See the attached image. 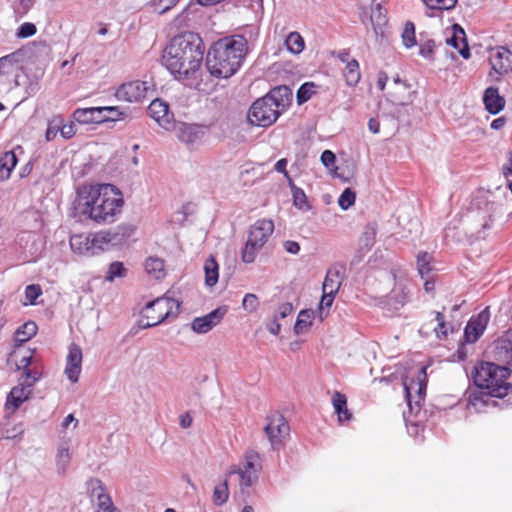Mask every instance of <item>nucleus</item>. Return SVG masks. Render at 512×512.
<instances>
[{
	"instance_id": "1",
	"label": "nucleus",
	"mask_w": 512,
	"mask_h": 512,
	"mask_svg": "<svg viewBox=\"0 0 512 512\" xmlns=\"http://www.w3.org/2000/svg\"><path fill=\"white\" fill-rule=\"evenodd\" d=\"M205 46L193 32L175 36L166 46L162 62L174 78L187 86L198 84Z\"/></svg>"
},
{
	"instance_id": "2",
	"label": "nucleus",
	"mask_w": 512,
	"mask_h": 512,
	"mask_svg": "<svg viewBox=\"0 0 512 512\" xmlns=\"http://www.w3.org/2000/svg\"><path fill=\"white\" fill-rule=\"evenodd\" d=\"M123 206V194L115 185L83 184L77 188L75 208L97 224L114 223Z\"/></svg>"
},
{
	"instance_id": "3",
	"label": "nucleus",
	"mask_w": 512,
	"mask_h": 512,
	"mask_svg": "<svg viewBox=\"0 0 512 512\" xmlns=\"http://www.w3.org/2000/svg\"><path fill=\"white\" fill-rule=\"evenodd\" d=\"M247 49V40L241 35L219 39L208 51L206 67L214 77L229 78L241 67Z\"/></svg>"
},
{
	"instance_id": "4",
	"label": "nucleus",
	"mask_w": 512,
	"mask_h": 512,
	"mask_svg": "<svg viewBox=\"0 0 512 512\" xmlns=\"http://www.w3.org/2000/svg\"><path fill=\"white\" fill-rule=\"evenodd\" d=\"M510 369L492 362H483L476 367L473 379L475 385L495 398H504L512 390L508 381Z\"/></svg>"
},
{
	"instance_id": "5",
	"label": "nucleus",
	"mask_w": 512,
	"mask_h": 512,
	"mask_svg": "<svg viewBox=\"0 0 512 512\" xmlns=\"http://www.w3.org/2000/svg\"><path fill=\"white\" fill-rule=\"evenodd\" d=\"M274 231V223L270 219H259L249 229L248 239L242 251V260L252 263L257 253L263 248Z\"/></svg>"
},
{
	"instance_id": "6",
	"label": "nucleus",
	"mask_w": 512,
	"mask_h": 512,
	"mask_svg": "<svg viewBox=\"0 0 512 512\" xmlns=\"http://www.w3.org/2000/svg\"><path fill=\"white\" fill-rule=\"evenodd\" d=\"M179 302L167 297H159L149 302L141 311L140 326L144 329L162 323L171 314L177 313Z\"/></svg>"
},
{
	"instance_id": "7",
	"label": "nucleus",
	"mask_w": 512,
	"mask_h": 512,
	"mask_svg": "<svg viewBox=\"0 0 512 512\" xmlns=\"http://www.w3.org/2000/svg\"><path fill=\"white\" fill-rule=\"evenodd\" d=\"M426 367L421 366L416 373V377L409 379H403L404 391L406 394L407 404L409 407V415L406 412L403 413L406 422H411L410 419L412 414L415 416L421 410V402L424 400L426 393Z\"/></svg>"
},
{
	"instance_id": "8",
	"label": "nucleus",
	"mask_w": 512,
	"mask_h": 512,
	"mask_svg": "<svg viewBox=\"0 0 512 512\" xmlns=\"http://www.w3.org/2000/svg\"><path fill=\"white\" fill-rule=\"evenodd\" d=\"M259 460V454L254 450H250L246 452L245 459L242 463L230 469L229 475L238 474L239 487L242 493L247 492V490L257 482L259 471L261 470Z\"/></svg>"
},
{
	"instance_id": "9",
	"label": "nucleus",
	"mask_w": 512,
	"mask_h": 512,
	"mask_svg": "<svg viewBox=\"0 0 512 512\" xmlns=\"http://www.w3.org/2000/svg\"><path fill=\"white\" fill-rule=\"evenodd\" d=\"M280 114L281 112L274 106V102L264 96L252 104L247 119L251 125L268 127L278 119Z\"/></svg>"
},
{
	"instance_id": "10",
	"label": "nucleus",
	"mask_w": 512,
	"mask_h": 512,
	"mask_svg": "<svg viewBox=\"0 0 512 512\" xmlns=\"http://www.w3.org/2000/svg\"><path fill=\"white\" fill-rule=\"evenodd\" d=\"M70 247L74 253L92 256L107 250L103 231L98 233L75 234L70 237Z\"/></svg>"
},
{
	"instance_id": "11",
	"label": "nucleus",
	"mask_w": 512,
	"mask_h": 512,
	"mask_svg": "<svg viewBox=\"0 0 512 512\" xmlns=\"http://www.w3.org/2000/svg\"><path fill=\"white\" fill-rule=\"evenodd\" d=\"M22 56L21 51H15L0 58V90H10L18 85Z\"/></svg>"
},
{
	"instance_id": "12",
	"label": "nucleus",
	"mask_w": 512,
	"mask_h": 512,
	"mask_svg": "<svg viewBox=\"0 0 512 512\" xmlns=\"http://www.w3.org/2000/svg\"><path fill=\"white\" fill-rule=\"evenodd\" d=\"M177 139L189 149L198 148L204 141L207 134V127L199 124L177 122L172 129Z\"/></svg>"
},
{
	"instance_id": "13",
	"label": "nucleus",
	"mask_w": 512,
	"mask_h": 512,
	"mask_svg": "<svg viewBox=\"0 0 512 512\" xmlns=\"http://www.w3.org/2000/svg\"><path fill=\"white\" fill-rule=\"evenodd\" d=\"M154 93V85L150 81H130L122 84L115 93L120 101L140 102Z\"/></svg>"
},
{
	"instance_id": "14",
	"label": "nucleus",
	"mask_w": 512,
	"mask_h": 512,
	"mask_svg": "<svg viewBox=\"0 0 512 512\" xmlns=\"http://www.w3.org/2000/svg\"><path fill=\"white\" fill-rule=\"evenodd\" d=\"M264 431L273 448H278L289 436V425L283 415L273 413L266 418Z\"/></svg>"
},
{
	"instance_id": "15",
	"label": "nucleus",
	"mask_w": 512,
	"mask_h": 512,
	"mask_svg": "<svg viewBox=\"0 0 512 512\" xmlns=\"http://www.w3.org/2000/svg\"><path fill=\"white\" fill-rule=\"evenodd\" d=\"M88 489L95 502V512H121L113 503L104 483L97 479L88 481Z\"/></svg>"
},
{
	"instance_id": "16",
	"label": "nucleus",
	"mask_w": 512,
	"mask_h": 512,
	"mask_svg": "<svg viewBox=\"0 0 512 512\" xmlns=\"http://www.w3.org/2000/svg\"><path fill=\"white\" fill-rule=\"evenodd\" d=\"M489 62L492 67V73L502 76L512 71V46H497L489 49Z\"/></svg>"
},
{
	"instance_id": "17",
	"label": "nucleus",
	"mask_w": 512,
	"mask_h": 512,
	"mask_svg": "<svg viewBox=\"0 0 512 512\" xmlns=\"http://www.w3.org/2000/svg\"><path fill=\"white\" fill-rule=\"evenodd\" d=\"M490 320L488 308L482 310L478 315L471 317L464 330V339L467 343H475L484 333Z\"/></svg>"
},
{
	"instance_id": "18",
	"label": "nucleus",
	"mask_w": 512,
	"mask_h": 512,
	"mask_svg": "<svg viewBox=\"0 0 512 512\" xmlns=\"http://www.w3.org/2000/svg\"><path fill=\"white\" fill-rule=\"evenodd\" d=\"M83 353L79 345L71 343L68 347V354L66 356V364L64 374L71 383H76L79 380L82 371Z\"/></svg>"
},
{
	"instance_id": "19",
	"label": "nucleus",
	"mask_w": 512,
	"mask_h": 512,
	"mask_svg": "<svg viewBox=\"0 0 512 512\" xmlns=\"http://www.w3.org/2000/svg\"><path fill=\"white\" fill-rule=\"evenodd\" d=\"M226 313V307H219L202 317H196L191 323V329L197 334H205L218 325Z\"/></svg>"
},
{
	"instance_id": "20",
	"label": "nucleus",
	"mask_w": 512,
	"mask_h": 512,
	"mask_svg": "<svg viewBox=\"0 0 512 512\" xmlns=\"http://www.w3.org/2000/svg\"><path fill=\"white\" fill-rule=\"evenodd\" d=\"M148 112L159 126L165 130H171L175 122H173V114L169 111V106L165 102L154 99L151 101Z\"/></svg>"
},
{
	"instance_id": "21",
	"label": "nucleus",
	"mask_w": 512,
	"mask_h": 512,
	"mask_svg": "<svg viewBox=\"0 0 512 512\" xmlns=\"http://www.w3.org/2000/svg\"><path fill=\"white\" fill-rule=\"evenodd\" d=\"M136 231V227L130 223H122L113 230L103 231L107 248L118 246L129 239Z\"/></svg>"
},
{
	"instance_id": "22",
	"label": "nucleus",
	"mask_w": 512,
	"mask_h": 512,
	"mask_svg": "<svg viewBox=\"0 0 512 512\" xmlns=\"http://www.w3.org/2000/svg\"><path fill=\"white\" fill-rule=\"evenodd\" d=\"M410 296V284L407 281H399L395 284L387 296V305L391 310H399L408 301Z\"/></svg>"
},
{
	"instance_id": "23",
	"label": "nucleus",
	"mask_w": 512,
	"mask_h": 512,
	"mask_svg": "<svg viewBox=\"0 0 512 512\" xmlns=\"http://www.w3.org/2000/svg\"><path fill=\"white\" fill-rule=\"evenodd\" d=\"M493 355L494 359L501 363L500 366L512 364V331H508L496 341Z\"/></svg>"
},
{
	"instance_id": "24",
	"label": "nucleus",
	"mask_w": 512,
	"mask_h": 512,
	"mask_svg": "<svg viewBox=\"0 0 512 512\" xmlns=\"http://www.w3.org/2000/svg\"><path fill=\"white\" fill-rule=\"evenodd\" d=\"M32 393V387L22 380L7 396L6 409L15 411Z\"/></svg>"
},
{
	"instance_id": "25",
	"label": "nucleus",
	"mask_w": 512,
	"mask_h": 512,
	"mask_svg": "<svg viewBox=\"0 0 512 512\" xmlns=\"http://www.w3.org/2000/svg\"><path fill=\"white\" fill-rule=\"evenodd\" d=\"M491 397L486 390L469 391L467 395V409L475 413L483 412L490 404L495 405L496 402L491 400Z\"/></svg>"
},
{
	"instance_id": "26",
	"label": "nucleus",
	"mask_w": 512,
	"mask_h": 512,
	"mask_svg": "<svg viewBox=\"0 0 512 512\" xmlns=\"http://www.w3.org/2000/svg\"><path fill=\"white\" fill-rule=\"evenodd\" d=\"M101 107L78 108L73 113V118L80 124H92L105 122Z\"/></svg>"
},
{
	"instance_id": "27",
	"label": "nucleus",
	"mask_w": 512,
	"mask_h": 512,
	"mask_svg": "<svg viewBox=\"0 0 512 512\" xmlns=\"http://www.w3.org/2000/svg\"><path fill=\"white\" fill-rule=\"evenodd\" d=\"M483 102L486 110L495 115L505 107V99L500 96L498 88L488 87L483 95Z\"/></svg>"
},
{
	"instance_id": "28",
	"label": "nucleus",
	"mask_w": 512,
	"mask_h": 512,
	"mask_svg": "<svg viewBox=\"0 0 512 512\" xmlns=\"http://www.w3.org/2000/svg\"><path fill=\"white\" fill-rule=\"evenodd\" d=\"M266 98H270L274 102V106L282 113L290 104L292 91L288 86H278L273 88Z\"/></svg>"
},
{
	"instance_id": "29",
	"label": "nucleus",
	"mask_w": 512,
	"mask_h": 512,
	"mask_svg": "<svg viewBox=\"0 0 512 512\" xmlns=\"http://www.w3.org/2000/svg\"><path fill=\"white\" fill-rule=\"evenodd\" d=\"M447 44L457 49L463 58L468 59L470 57L469 47L465 39V32L459 25H454V35L447 39Z\"/></svg>"
},
{
	"instance_id": "30",
	"label": "nucleus",
	"mask_w": 512,
	"mask_h": 512,
	"mask_svg": "<svg viewBox=\"0 0 512 512\" xmlns=\"http://www.w3.org/2000/svg\"><path fill=\"white\" fill-rule=\"evenodd\" d=\"M144 269L155 279H162L166 275L164 260L156 256H150L145 260Z\"/></svg>"
},
{
	"instance_id": "31",
	"label": "nucleus",
	"mask_w": 512,
	"mask_h": 512,
	"mask_svg": "<svg viewBox=\"0 0 512 512\" xmlns=\"http://www.w3.org/2000/svg\"><path fill=\"white\" fill-rule=\"evenodd\" d=\"M17 165V157L13 151L5 152L0 158V181L10 178L12 171Z\"/></svg>"
},
{
	"instance_id": "32",
	"label": "nucleus",
	"mask_w": 512,
	"mask_h": 512,
	"mask_svg": "<svg viewBox=\"0 0 512 512\" xmlns=\"http://www.w3.org/2000/svg\"><path fill=\"white\" fill-rule=\"evenodd\" d=\"M377 235V227L376 224L371 223L365 226L360 238H359V247L363 252H368L374 246Z\"/></svg>"
},
{
	"instance_id": "33",
	"label": "nucleus",
	"mask_w": 512,
	"mask_h": 512,
	"mask_svg": "<svg viewBox=\"0 0 512 512\" xmlns=\"http://www.w3.org/2000/svg\"><path fill=\"white\" fill-rule=\"evenodd\" d=\"M314 314V311L311 309L301 310L299 312L293 329L295 334L300 335L308 332L313 323Z\"/></svg>"
},
{
	"instance_id": "34",
	"label": "nucleus",
	"mask_w": 512,
	"mask_h": 512,
	"mask_svg": "<svg viewBox=\"0 0 512 512\" xmlns=\"http://www.w3.org/2000/svg\"><path fill=\"white\" fill-rule=\"evenodd\" d=\"M332 404L340 422L350 420L351 413L347 408V399L344 394L335 392L332 397Z\"/></svg>"
},
{
	"instance_id": "35",
	"label": "nucleus",
	"mask_w": 512,
	"mask_h": 512,
	"mask_svg": "<svg viewBox=\"0 0 512 512\" xmlns=\"http://www.w3.org/2000/svg\"><path fill=\"white\" fill-rule=\"evenodd\" d=\"M343 75L347 85L356 86L361 79L359 62L356 59L349 61L343 70Z\"/></svg>"
},
{
	"instance_id": "36",
	"label": "nucleus",
	"mask_w": 512,
	"mask_h": 512,
	"mask_svg": "<svg viewBox=\"0 0 512 512\" xmlns=\"http://www.w3.org/2000/svg\"><path fill=\"white\" fill-rule=\"evenodd\" d=\"M204 272L206 286L213 287L216 285L219 278V266L214 257L210 256L206 259L204 263Z\"/></svg>"
},
{
	"instance_id": "37",
	"label": "nucleus",
	"mask_w": 512,
	"mask_h": 512,
	"mask_svg": "<svg viewBox=\"0 0 512 512\" xmlns=\"http://www.w3.org/2000/svg\"><path fill=\"white\" fill-rule=\"evenodd\" d=\"M71 461V453L68 444H61L57 449L56 467L58 473L65 474Z\"/></svg>"
},
{
	"instance_id": "38",
	"label": "nucleus",
	"mask_w": 512,
	"mask_h": 512,
	"mask_svg": "<svg viewBox=\"0 0 512 512\" xmlns=\"http://www.w3.org/2000/svg\"><path fill=\"white\" fill-rule=\"evenodd\" d=\"M286 49L292 54H300L305 48V41L299 32H290L285 39Z\"/></svg>"
},
{
	"instance_id": "39",
	"label": "nucleus",
	"mask_w": 512,
	"mask_h": 512,
	"mask_svg": "<svg viewBox=\"0 0 512 512\" xmlns=\"http://www.w3.org/2000/svg\"><path fill=\"white\" fill-rule=\"evenodd\" d=\"M37 333V325L33 321L24 323L14 335L15 342L22 344L31 339Z\"/></svg>"
},
{
	"instance_id": "40",
	"label": "nucleus",
	"mask_w": 512,
	"mask_h": 512,
	"mask_svg": "<svg viewBox=\"0 0 512 512\" xmlns=\"http://www.w3.org/2000/svg\"><path fill=\"white\" fill-rule=\"evenodd\" d=\"M373 29L375 33H378V29L386 23V16L382 12V4L377 0H373L372 14L370 17Z\"/></svg>"
},
{
	"instance_id": "41",
	"label": "nucleus",
	"mask_w": 512,
	"mask_h": 512,
	"mask_svg": "<svg viewBox=\"0 0 512 512\" xmlns=\"http://www.w3.org/2000/svg\"><path fill=\"white\" fill-rule=\"evenodd\" d=\"M340 285L339 274L337 272L328 271L322 286L323 292L336 295Z\"/></svg>"
},
{
	"instance_id": "42",
	"label": "nucleus",
	"mask_w": 512,
	"mask_h": 512,
	"mask_svg": "<svg viewBox=\"0 0 512 512\" xmlns=\"http://www.w3.org/2000/svg\"><path fill=\"white\" fill-rule=\"evenodd\" d=\"M127 276V269L120 261L112 262L105 275L107 282H113L116 278H124Z\"/></svg>"
},
{
	"instance_id": "43",
	"label": "nucleus",
	"mask_w": 512,
	"mask_h": 512,
	"mask_svg": "<svg viewBox=\"0 0 512 512\" xmlns=\"http://www.w3.org/2000/svg\"><path fill=\"white\" fill-rule=\"evenodd\" d=\"M317 86L313 82L302 84L297 91V103L299 105L307 102L316 93Z\"/></svg>"
},
{
	"instance_id": "44",
	"label": "nucleus",
	"mask_w": 512,
	"mask_h": 512,
	"mask_svg": "<svg viewBox=\"0 0 512 512\" xmlns=\"http://www.w3.org/2000/svg\"><path fill=\"white\" fill-rule=\"evenodd\" d=\"M432 256L427 252H419L417 255V270L419 275L424 278L427 276L431 268Z\"/></svg>"
},
{
	"instance_id": "45",
	"label": "nucleus",
	"mask_w": 512,
	"mask_h": 512,
	"mask_svg": "<svg viewBox=\"0 0 512 512\" xmlns=\"http://www.w3.org/2000/svg\"><path fill=\"white\" fill-rule=\"evenodd\" d=\"M228 497H229L228 483H227V480H225L223 483L217 485L214 488L213 502H214V504L221 506L227 502Z\"/></svg>"
},
{
	"instance_id": "46",
	"label": "nucleus",
	"mask_w": 512,
	"mask_h": 512,
	"mask_svg": "<svg viewBox=\"0 0 512 512\" xmlns=\"http://www.w3.org/2000/svg\"><path fill=\"white\" fill-rule=\"evenodd\" d=\"M292 190L293 203L299 209L309 208L307 205V197L301 188L296 187L293 182L289 184Z\"/></svg>"
},
{
	"instance_id": "47",
	"label": "nucleus",
	"mask_w": 512,
	"mask_h": 512,
	"mask_svg": "<svg viewBox=\"0 0 512 512\" xmlns=\"http://www.w3.org/2000/svg\"><path fill=\"white\" fill-rule=\"evenodd\" d=\"M402 40L406 48H411L416 44L415 26L412 22H406L402 33Z\"/></svg>"
},
{
	"instance_id": "48",
	"label": "nucleus",
	"mask_w": 512,
	"mask_h": 512,
	"mask_svg": "<svg viewBox=\"0 0 512 512\" xmlns=\"http://www.w3.org/2000/svg\"><path fill=\"white\" fill-rule=\"evenodd\" d=\"M260 306V301L257 295L253 293H247L245 294L243 300H242V308L247 313H254L258 310Z\"/></svg>"
},
{
	"instance_id": "49",
	"label": "nucleus",
	"mask_w": 512,
	"mask_h": 512,
	"mask_svg": "<svg viewBox=\"0 0 512 512\" xmlns=\"http://www.w3.org/2000/svg\"><path fill=\"white\" fill-rule=\"evenodd\" d=\"M61 124V116H55L48 122V127L45 134L47 141H52L56 137L57 133L60 132Z\"/></svg>"
},
{
	"instance_id": "50",
	"label": "nucleus",
	"mask_w": 512,
	"mask_h": 512,
	"mask_svg": "<svg viewBox=\"0 0 512 512\" xmlns=\"http://www.w3.org/2000/svg\"><path fill=\"white\" fill-rule=\"evenodd\" d=\"M42 294L41 286L38 284H31L25 288V305H35L36 299Z\"/></svg>"
},
{
	"instance_id": "51",
	"label": "nucleus",
	"mask_w": 512,
	"mask_h": 512,
	"mask_svg": "<svg viewBox=\"0 0 512 512\" xmlns=\"http://www.w3.org/2000/svg\"><path fill=\"white\" fill-rule=\"evenodd\" d=\"M429 8L437 10H450L455 7L457 0H422Z\"/></svg>"
},
{
	"instance_id": "52",
	"label": "nucleus",
	"mask_w": 512,
	"mask_h": 512,
	"mask_svg": "<svg viewBox=\"0 0 512 512\" xmlns=\"http://www.w3.org/2000/svg\"><path fill=\"white\" fill-rule=\"evenodd\" d=\"M356 195L350 188H346L338 199V204L343 210L349 209L355 203Z\"/></svg>"
},
{
	"instance_id": "53",
	"label": "nucleus",
	"mask_w": 512,
	"mask_h": 512,
	"mask_svg": "<svg viewBox=\"0 0 512 512\" xmlns=\"http://www.w3.org/2000/svg\"><path fill=\"white\" fill-rule=\"evenodd\" d=\"M179 0H151V6L154 11L160 15L169 11Z\"/></svg>"
},
{
	"instance_id": "54",
	"label": "nucleus",
	"mask_w": 512,
	"mask_h": 512,
	"mask_svg": "<svg viewBox=\"0 0 512 512\" xmlns=\"http://www.w3.org/2000/svg\"><path fill=\"white\" fill-rule=\"evenodd\" d=\"M37 29L33 23L25 22L19 26L16 32L18 38H28L36 33Z\"/></svg>"
},
{
	"instance_id": "55",
	"label": "nucleus",
	"mask_w": 512,
	"mask_h": 512,
	"mask_svg": "<svg viewBox=\"0 0 512 512\" xmlns=\"http://www.w3.org/2000/svg\"><path fill=\"white\" fill-rule=\"evenodd\" d=\"M101 109L105 110V113L102 116L105 118V122L107 121H117L122 118L124 113L118 109V107L114 106H106L101 107Z\"/></svg>"
},
{
	"instance_id": "56",
	"label": "nucleus",
	"mask_w": 512,
	"mask_h": 512,
	"mask_svg": "<svg viewBox=\"0 0 512 512\" xmlns=\"http://www.w3.org/2000/svg\"><path fill=\"white\" fill-rule=\"evenodd\" d=\"M436 321L438 322L437 327H435V332L438 337L446 336L448 331L445 324V317L442 313L437 312L436 313Z\"/></svg>"
},
{
	"instance_id": "57",
	"label": "nucleus",
	"mask_w": 512,
	"mask_h": 512,
	"mask_svg": "<svg viewBox=\"0 0 512 512\" xmlns=\"http://www.w3.org/2000/svg\"><path fill=\"white\" fill-rule=\"evenodd\" d=\"M293 312V305L285 302L279 305L274 317L284 319Z\"/></svg>"
},
{
	"instance_id": "58",
	"label": "nucleus",
	"mask_w": 512,
	"mask_h": 512,
	"mask_svg": "<svg viewBox=\"0 0 512 512\" xmlns=\"http://www.w3.org/2000/svg\"><path fill=\"white\" fill-rule=\"evenodd\" d=\"M334 298H335V294H329V293H324L323 292V295H322V298H321V301H320V304H319V312H320V317L322 318L323 317V310L325 308H330L333 301H334Z\"/></svg>"
},
{
	"instance_id": "59",
	"label": "nucleus",
	"mask_w": 512,
	"mask_h": 512,
	"mask_svg": "<svg viewBox=\"0 0 512 512\" xmlns=\"http://www.w3.org/2000/svg\"><path fill=\"white\" fill-rule=\"evenodd\" d=\"M287 164H288L287 159L282 158V159H280V160H278V161L276 162V164H275V166H274V169H275L277 172L282 173V174L285 176V178L288 180L289 184H291L292 179H291V177H290V175H289V173H288V171H287V169H286Z\"/></svg>"
},
{
	"instance_id": "60",
	"label": "nucleus",
	"mask_w": 512,
	"mask_h": 512,
	"mask_svg": "<svg viewBox=\"0 0 512 512\" xmlns=\"http://www.w3.org/2000/svg\"><path fill=\"white\" fill-rule=\"evenodd\" d=\"M61 136L65 139H70L76 133L75 126L73 123L64 124L62 122L60 126Z\"/></svg>"
},
{
	"instance_id": "61",
	"label": "nucleus",
	"mask_w": 512,
	"mask_h": 512,
	"mask_svg": "<svg viewBox=\"0 0 512 512\" xmlns=\"http://www.w3.org/2000/svg\"><path fill=\"white\" fill-rule=\"evenodd\" d=\"M336 161L335 154L330 150H325L321 154V162L325 167H331Z\"/></svg>"
},
{
	"instance_id": "62",
	"label": "nucleus",
	"mask_w": 512,
	"mask_h": 512,
	"mask_svg": "<svg viewBox=\"0 0 512 512\" xmlns=\"http://www.w3.org/2000/svg\"><path fill=\"white\" fill-rule=\"evenodd\" d=\"M41 377V374L37 371H31L30 369H26L25 378L23 379L27 384H30L33 388L36 381H38Z\"/></svg>"
},
{
	"instance_id": "63",
	"label": "nucleus",
	"mask_w": 512,
	"mask_h": 512,
	"mask_svg": "<svg viewBox=\"0 0 512 512\" xmlns=\"http://www.w3.org/2000/svg\"><path fill=\"white\" fill-rule=\"evenodd\" d=\"M433 42L428 41L425 44L420 46L419 54L424 58H429L433 53Z\"/></svg>"
},
{
	"instance_id": "64",
	"label": "nucleus",
	"mask_w": 512,
	"mask_h": 512,
	"mask_svg": "<svg viewBox=\"0 0 512 512\" xmlns=\"http://www.w3.org/2000/svg\"><path fill=\"white\" fill-rule=\"evenodd\" d=\"M284 248L290 254H298L300 251V245L295 241H286L284 243Z\"/></svg>"
}]
</instances>
